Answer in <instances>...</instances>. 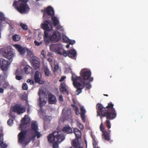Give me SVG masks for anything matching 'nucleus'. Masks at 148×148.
<instances>
[{"mask_svg": "<svg viewBox=\"0 0 148 148\" xmlns=\"http://www.w3.org/2000/svg\"><path fill=\"white\" fill-rule=\"evenodd\" d=\"M13 112L17 113L18 114H20L25 112V108L20 104H16L14 105L12 108Z\"/></svg>", "mask_w": 148, "mask_h": 148, "instance_id": "nucleus-9", "label": "nucleus"}, {"mask_svg": "<svg viewBox=\"0 0 148 148\" xmlns=\"http://www.w3.org/2000/svg\"><path fill=\"white\" fill-rule=\"evenodd\" d=\"M47 60L50 62H51L52 61V59L51 58H48Z\"/></svg>", "mask_w": 148, "mask_h": 148, "instance_id": "nucleus-58", "label": "nucleus"}, {"mask_svg": "<svg viewBox=\"0 0 148 148\" xmlns=\"http://www.w3.org/2000/svg\"><path fill=\"white\" fill-rule=\"evenodd\" d=\"M71 106L73 108L74 110L75 111L76 114L77 115L79 114V112L78 108L76 106L74 105H72Z\"/></svg>", "mask_w": 148, "mask_h": 148, "instance_id": "nucleus-33", "label": "nucleus"}, {"mask_svg": "<svg viewBox=\"0 0 148 148\" xmlns=\"http://www.w3.org/2000/svg\"><path fill=\"white\" fill-rule=\"evenodd\" d=\"M1 76L0 75V79L1 78Z\"/></svg>", "mask_w": 148, "mask_h": 148, "instance_id": "nucleus-63", "label": "nucleus"}, {"mask_svg": "<svg viewBox=\"0 0 148 148\" xmlns=\"http://www.w3.org/2000/svg\"><path fill=\"white\" fill-rule=\"evenodd\" d=\"M60 132L54 131L52 134H50L48 136V140L51 143H54L53 144V148H57L58 147V143H61L65 139L63 134H60Z\"/></svg>", "mask_w": 148, "mask_h": 148, "instance_id": "nucleus-3", "label": "nucleus"}, {"mask_svg": "<svg viewBox=\"0 0 148 148\" xmlns=\"http://www.w3.org/2000/svg\"><path fill=\"white\" fill-rule=\"evenodd\" d=\"M51 19L53 22V25L55 26H56L59 24V21L58 18L54 16H52Z\"/></svg>", "mask_w": 148, "mask_h": 148, "instance_id": "nucleus-22", "label": "nucleus"}, {"mask_svg": "<svg viewBox=\"0 0 148 148\" xmlns=\"http://www.w3.org/2000/svg\"><path fill=\"white\" fill-rule=\"evenodd\" d=\"M81 78L80 77H77L75 74L73 73L71 77V80L73 82V84L74 87L76 89L75 92L76 95H78L82 92V89L84 88V84H81L78 81L81 82Z\"/></svg>", "mask_w": 148, "mask_h": 148, "instance_id": "nucleus-5", "label": "nucleus"}, {"mask_svg": "<svg viewBox=\"0 0 148 148\" xmlns=\"http://www.w3.org/2000/svg\"><path fill=\"white\" fill-rule=\"evenodd\" d=\"M44 31V37L49 38L48 31Z\"/></svg>", "mask_w": 148, "mask_h": 148, "instance_id": "nucleus-46", "label": "nucleus"}, {"mask_svg": "<svg viewBox=\"0 0 148 148\" xmlns=\"http://www.w3.org/2000/svg\"><path fill=\"white\" fill-rule=\"evenodd\" d=\"M60 35L59 32H55L49 37V39L52 41L56 42L60 39Z\"/></svg>", "mask_w": 148, "mask_h": 148, "instance_id": "nucleus-12", "label": "nucleus"}, {"mask_svg": "<svg viewBox=\"0 0 148 148\" xmlns=\"http://www.w3.org/2000/svg\"><path fill=\"white\" fill-rule=\"evenodd\" d=\"M59 68V66L58 64L54 65V70L55 72L58 70Z\"/></svg>", "mask_w": 148, "mask_h": 148, "instance_id": "nucleus-48", "label": "nucleus"}, {"mask_svg": "<svg viewBox=\"0 0 148 148\" xmlns=\"http://www.w3.org/2000/svg\"><path fill=\"white\" fill-rule=\"evenodd\" d=\"M62 131L64 132L69 134L72 133V130L71 128L69 126H67L64 127Z\"/></svg>", "mask_w": 148, "mask_h": 148, "instance_id": "nucleus-23", "label": "nucleus"}, {"mask_svg": "<svg viewBox=\"0 0 148 148\" xmlns=\"http://www.w3.org/2000/svg\"><path fill=\"white\" fill-rule=\"evenodd\" d=\"M60 89L61 92L63 93H65L67 95L69 94V92L66 89V85L64 82L60 84Z\"/></svg>", "mask_w": 148, "mask_h": 148, "instance_id": "nucleus-18", "label": "nucleus"}, {"mask_svg": "<svg viewBox=\"0 0 148 148\" xmlns=\"http://www.w3.org/2000/svg\"><path fill=\"white\" fill-rule=\"evenodd\" d=\"M106 133L107 134V136L106 137L107 138H106L105 137H103V138H104L105 140L109 141L110 140V130H108L107 131L106 130Z\"/></svg>", "mask_w": 148, "mask_h": 148, "instance_id": "nucleus-29", "label": "nucleus"}, {"mask_svg": "<svg viewBox=\"0 0 148 148\" xmlns=\"http://www.w3.org/2000/svg\"><path fill=\"white\" fill-rule=\"evenodd\" d=\"M103 95L104 96H108V95L107 94H103Z\"/></svg>", "mask_w": 148, "mask_h": 148, "instance_id": "nucleus-60", "label": "nucleus"}, {"mask_svg": "<svg viewBox=\"0 0 148 148\" xmlns=\"http://www.w3.org/2000/svg\"><path fill=\"white\" fill-rule=\"evenodd\" d=\"M57 25L56 27V29L57 30L60 31H64V29L62 26L59 25Z\"/></svg>", "mask_w": 148, "mask_h": 148, "instance_id": "nucleus-36", "label": "nucleus"}, {"mask_svg": "<svg viewBox=\"0 0 148 148\" xmlns=\"http://www.w3.org/2000/svg\"><path fill=\"white\" fill-rule=\"evenodd\" d=\"M15 1L13 4V6L21 14L27 13L29 11V8L28 5L25 3L19 4V1L27 3L28 0H18Z\"/></svg>", "mask_w": 148, "mask_h": 148, "instance_id": "nucleus-4", "label": "nucleus"}, {"mask_svg": "<svg viewBox=\"0 0 148 148\" xmlns=\"http://www.w3.org/2000/svg\"><path fill=\"white\" fill-rule=\"evenodd\" d=\"M72 144L73 146L76 148L77 147V144L75 140H73L72 142Z\"/></svg>", "mask_w": 148, "mask_h": 148, "instance_id": "nucleus-42", "label": "nucleus"}, {"mask_svg": "<svg viewBox=\"0 0 148 148\" xmlns=\"http://www.w3.org/2000/svg\"><path fill=\"white\" fill-rule=\"evenodd\" d=\"M71 111L69 109H67L66 111L65 108L62 109V114L65 117H67L71 115Z\"/></svg>", "mask_w": 148, "mask_h": 148, "instance_id": "nucleus-21", "label": "nucleus"}, {"mask_svg": "<svg viewBox=\"0 0 148 148\" xmlns=\"http://www.w3.org/2000/svg\"><path fill=\"white\" fill-rule=\"evenodd\" d=\"M113 107L114 104L112 102L108 103L106 107H104L100 103H98L96 105L97 116H100L101 121L103 117H106L107 119L106 121V125L108 129L111 127L110 122L109 120H112L116 116L115 110Z\"/></svg>", "mask_w": 148, "mask_h": 148, "instance_id": "nucleus-1", "label": "nucleus"}, {"mask_svg": "<svg viewBox=\"0 0 148 148\" xmlns=\"http://www.w3.org/2000/svg\"><path fill=\"white\" fill-rule=\"evenodd\" d=\"M4 90L2 88H1L0 87V93H3Z\"/></svg>", "mask_w": 148, "mask_h": 148, "instance_id": "nucleus-57", "label": "nucleus"}, {"mask_svg": "<svg viewBox=\"0 0 148 148\" xmlns=\"http://www.w3.org/2000/svg\"><path fill=\"white\" fill-rule=\"evenodd\" d=\"M59 99L61 101H63V98L62 95H60L59 96Z\"/></svg>", "mask_w": 148, "mask_h": 148, "instance_id": "nucleus-53", "label": "nucleus"}, {"mask_svg": "<svg viewBox=\"0 0 148 148\" xmlns=\"http://www.w3.org/2000/svg\"><path fill=\"white\" fill-rule=\"evenodd\" d=\"M91 73L90 71H87L85 69H82L80 72V77L81 78L80 83L84 84V88L85 87V84L83 82L89 80L90 82H92L93 80V78L91 77Z\"/></svg>", "mask_w": 148, "mask_h": 148, "instance_id": "nucleus-6", "label": "nucleus"}, {"mask_svg": "<svg viewBox=\"0 0 148 148\" xmlns=\"http://www.w3.org/2000/svg\"><path fill=\"white\" fill-rule=\"evenodd\" d=\"M45 73V75L49 76L50 75V71L47 68L44 70Z\"/></svg>", "mask_w": 148, "mask_h": 148, "instance_id": "nucleus-35", "label": "nucleus"}, {"mask_svg": "<svg viewBox=\"0 0 148 148\" xmlns=\"http://www.w3.org/2000/svg\"><path fill=\"white\" fill-rule=\"evenodd\" d=\"M20 26L21 28L23 30H26L28 29L27 26L25 24L22 23L20 24Z\"/></svg>", "mask_w": 148, "mask_h": 148, "instance_id": "nucleus-32", "label": "nucleus"}, {"mask_svg": "<svg viewBox=\"0 0 148 148\" xmlns=\"http://www.w3.org/2000/svg\"><path fill=\"white\" fill-rule=\"evenodd\" d=\"M100 130L102 132V136L103 137H106L107 136V132L106 131V130L104 126V125L102 122L101 123L100 126Z\"/></svg>", "mask_w": 148, "mask_h": 148, "instance_id": "nucleus-24", "label": "nucleus"}, {"mask_svg": "<svg viewBox=\"0 0 148 148\" xmlns=\"http://www.w3.org/2000/svg\"><path fill=\"white\" fill-rule=\"evenodd\" d=\"M31 127L32 131L34 132L35 134L29 138L30 140L29 142L32 140L34 141L36 137H37V138H39L42 136V135L38 131V126L36 123L34 122L32 123Z\"/></svg>", "mask_w": 148, "mask_h": 148, "instance_id": "nucleus-7", "label": "nucleus"}, {"mask_svg": "<svg viewBox=\"0 0 148 148\" xmlns=\"http://www.w3.org/2000/svg\"><path fill=\"white\" fill-rule=\"evenodd\" d=\"M41 54L43 56V57L44 58H45V51L43 50H42V51L41 52Z\"/></svg>", "mask_w": 148, "mask_h": 148, "instance_id": "nucleus-52", "label": "nucleus"}, {"mask_svg": "<svg viewBox=\"0 0 148 148\" xmlns=\"http://www.w3.org/2000/svg\"><path fill=\"white\" fill-rule=\"evenodd\" d=\"M79 148H83V147L80 146V147H79Z\"/></svg>", "mask_w": 148, "mask_h": 148, "instance_id": "nucleus-62", "label": "nucleus"}, {"mask_svg": "<svg viewBox=\"0 0 148 148\" xmlns=\"http://www.w3.org/2000/svg\"><path fill=\"white\" fill-rule=\"evenodd\" d=\"M63 40L65 42H68L69 40L68 38L66 37H64L63 38Z\"/></svg>", "mask_w": 148, "mask_h": 148, "instance_id": "nucleus-47", "label": "nucleus"}, {"mask_svg": "<svg viewBox=\"0 0 148 148\" xmlns=\"http://www.w3.org/2000/svg\"><path fill=\"white\" fill-rule=\"evenodd\" d=\"M69 148H72V147H70Z\"/></svg>", "mask_w": 148, "mask_h": 148, "instance_id": "nucleus-64", "label": "nucleus"}, {"mask_svg": "<svg viewBox=\"0 0 148 148\" xmlns=\"http://www.w3.org/2000/svg\"><path fill=\"white\" fill-rule=\"evenodd\" d=\"M41 28L45 31H51L53 27L51 23L48 21H45L41 25Z\"/></svg>", "mask_w": 148, "mask_h": 148, "instance_id": "nucleus-13", "label": "nucleus"}, {"mask_svg": "<svg viewBox=\"0 0 148 148\" xmlns=\"http://www.w3.org/2000/svg\"><path fill=\"white\" fill-rule=\"evenodd\" d=\"M80 110L81 111L80 114H85L86 111L83 107H81Z\"/></svg>", "mask_w": 148, "mask_h": 148, "instance_id": "nucleus-38", "label": "nucleus"}, {"mask_svg": "<svg viewBox=\"0 0 148 148\" xmlns=\"http://www.w3.org/2000/svg\"><path fill=\"white\" fill-rule=\"evenodd\" d=\"M14 46L15 47L20 54L23 55L25 52V49L18 45H15Z\"/></svg>", "mask_w": 148, "mask_h": 148, "instance_id": "nucleus-19", "label": "nucleus"}, {"mask_svg": "<svg viewBox=\"0 0 148 148\" xmlns=\"http://www.w3.org/2000/svg\"><path fill=\"white\" fill-rule=\"evenodd\" d=\"M48 101L50 104H56L57 102L56 97L51 93L48 94Z\"/></svg>", "mask_w": 148, "mask_h": 148, "instance_id": "nucleus-17", "label": "nucleus"}, {"mask_svg": "<svg viewBox=\"0 0 148 148\" xmlns=\"http://www.w3.org/2000/svg\"><path fill=\"white\" fill-rule=\"evenodd\" d=\"M69 44L67 45L66 46V47L67 48H69Z\"/></svg>", "mask_w": 148, "mask_h": 148, "instance_id": "nucleus-59", "label": "nucleus"}, {"mask_svg": "<svg viewBox=\"0 0 148 148\" xmlns=\"http://www.w3.org/2000/svg\"><path fill=\"white\" fill-rule=\"evenodd\" d=\"M11 62L3 59H1L0 60V68L3 71H7Z\"/></svg>", "mask_w": 148, "mask_h": 148, "instance_id": "nucleus-8", "label": "nucleus"}, {"mask_svg": "<svg viewBox=\"0 0 148 148\" xmlns=\"http://www.w3.org/2000/svg\"><path fill=\"white\" fill-rule=\"evenodd\" d=\"M34 43L35 45L37 46H39L42 44V42L41 41L39 42L36 41V40H35L34 41Z\"/></svg>", "mask_w": 148, "mask_h": 148, "instance_id": "nucleus-44", "label": "nucleus"}, {"mask_svg": "<svg viewBox=\"0 0 148 148\" xmlns=\"http://www.w3.org/2000/svg\"><path fill=\"white\" fill-rule=\"evenodd\" d=\"M3 55L5 58L8 59L10 62L12 61V58L14 56V54L11 51H5L3 53Z\"/></svg>", "mask_w": 148, "mask_h": 148, "instance_id": "nucleus-14", "label": "nucleus"}, {"mask_svg": "<svg viewBox=\"0 0 148 148\" xmlns=\"http://www.w3.org/2000/svg\"><path fill=\"white\" fill-rule=\"evenodd\" d=\"M4 19V15L3 13L1 12H0V20L1 21L0 22V25H1V23L2 21Z\"/></svg>", "mask_w": 148, "mask_h": 148, "instance_id": "nucleus-39", "label": "nucleus"}, {"mask_svg": "<svg viewBox=\"0 0 148 148\" xmlns=\"http://www.w3.org/2000/svg\"><path fill=\"white\" fill-rule=\"evenodd\" d=\"M93 140L92 141V143H93V148L98 147L97 146V145H98L97 142L93 138Z\"/></svg>", "mask_w": 148, "mask_h": 148, "instance_id": "nucleus-37", "label": "nucleus"}, {"mask_svg": "<svg viewBox=\"0 0 148 148\" xmlns=\"http://www.w3.org/2000/svg\"><path fill=\"white\" fill-rule=\"evenodd\" d=\"M29 120L28 115H25L24 117L22 118L21 120V123L23 125L27 124L29 122Z\"/></svg>", "mask_w": 148, "mask_h": 148, "instance_id": "nucleus-26", "label": "nucleus"}, {"mask_svg": "<svg viewBox=\"0 0 148 148\" xmlns=\"http://www.w3.org/2000/svg\"><path fill=\"white\" fill-rule=\"evenodd\" d=\"M15 75H16V79L18 80H20L23 79L22 76H19L20 73L18 72V70L17 69L14 73Z\"/></svg>", "mask_w": 148, "mask_h": 148, "instance_id": "nucleus-28", "label": "nucleus"}, {"mask_svg": "<svg viewBox=\"0 0 148 148\" xmlns=\"http://www.w3.org/2000/svg\"><path fill=\"white\" fill-rule=\"evenodd\" d=\"M9 84L7 83H4L3 84V87L5 88H7L9 86Z\"/></svg>", "mask_w": 148, "mask_h": 148, "instance_id": "nucleus-50", "label": "nucleus"}, {"mask_svg": "<svg viewBox=\"0 0 148 148\" xmlns=\"http://www.w3.org/2000/svg\"><path fill=\"white\" fill-rule=\"evenodd\" d=\"M27 132V130H22L18 134V142L20 143H22L24 140Z\"/></svg>", "mask_w": 148, "mask_h": 148, "instance_id": "nucleus-15", "label": "nucleus"}, {"mask_svg": "<svg viewBox=\"0 0 148 148\" xmlns=\"http://www.w3.org/2000/svg\"><path fill=\"white\" fill-rule=\"evenodd\" d=\"M74 133L77 139L79 138L81 136V131L77 128L74 129Z\"/></svg>", "mask_w": 148, "mask_h": 148, "instance_id": "nucleus-25", "label": "nucleus"}, {"mask_svg": "<svg viewBox=\"0 0 148 148\" xmlns=\"http://www.w3.org/2000/svg\"><path fill=\"white\" fill-rule=\"evenodd\" d=\"M48 38H45V37L44 38V41H45V42L47 43H48L49 42L50 39H48Z\"/></svg>", "mask_w": 148, "mask_h": 148, "instance_id": "nucleus-51", "label": "nucleus"}, {"mask_svg": "<svg viewBox=\"0 0 148 148\" xmlns=\"http://www.w3.org/2000/svg\"><path fill=\"white\" fill-rule=\"evenodd\" d=\"M30 108L29 107V106H28L27 110V113L29 114L30 112Z\"/></svg>", "mask_w": 148, "mask_h": 148, "instance_id": "nucleus-56", "label": "nucleus"}, {"mask_svg": "<svg viewBox=\"0 0 148 148\" xmlns=\"http://www.w3.org/2000/svg\"><path fill=\"white\" fill-rule=\"evenodd\" d=\"M40 92L39 91L38 95L39 96V105L40 108H42V106H44L46 103V101L45 100L44 98L41 97L40 95Z\"/></svg>", "mask_w": 148, "mask_h": 148, "instance_id": "nucleus-20", "label": "nucleus"}, {"mask_svg": "<svg viewBox=\"0 0 148 148\" xmlns=\"http://www.w3.org/2000/svg\"><path fill=\"white\" fill-rule=\"evenodd\" d=\"M93 148H100L99 147H94Z\"/></svg>", "mask_w": 148, "mask_h": 148, "instance_id": "nucleus-61", "label": "nucleus"}, {"mask_svg": "<svg viewBox=\"0 0 148 148\" xmlns=\"http://www.w3.org/2000/svg\"><path fill=\"white\" fill-rule=\"evenodd\" d=\"M27 82H29L31 84H33L34 83L32 79H28L27 81Z\"/></svg>", "mask_w": 148, "mask_h": 148, "instance_id": "nucleus-54", "label": "nucleus"}, {"mask_svg": "<svg viewBox=\"0 0 148 148\" xmlns=\"http://www.w3.org/2000/svg\"><path fill=\"white\" fill-rule=\"evenodd\" d=\"M38 59L36 57L32 58L31 59V63L32 64L33 68L35 69H39L40 67V63Z\"/></svg>", "mask_w": 148, "mask_h": 148, "instance_id": "nucleus-10", "label": "nucleus"}, {"mask_svg": "<svg viewBox=\"0 0 148 148\" xmlns=\"http://www.w3.org/2000/svg\"><path fill=\"white\" fill-rule=\"evenodd\" d=\"M83 82L85 84V86H86V89L88 90L90 89L91 86L89 82L87 81L86 82V81H84Z\"/></svg>", "mask_w": 148, "mask_h": 148, "instance_id": "nucleus-30", "label": "nucleus"}, {"mask_svg": "<svg viewBox=\"0 0 148 148\" xmlns=\"http://www.w3.org/2000/svg\"><path fill=\"white\" fill-rule=\"evenodd\" d=\"M41 77L42 76L41 73L38 71H36L34 76V80L35 82L42 84V82L41 80Z\"/></svg>", "mask_w": 148, "mask_h": 148, "instance_id": "nucleus-16", "label": "nucleus"}, {"mask_svg": "<svg viewBox=\"0 0 148 148\" xmlns=\"http://www.w3.org/2000/svg\"><path fill=\"white\" fill-rule=\"evenodd\" d=\"M66 78L65 76H63L59 80V81L60 82H61L64 81V79Z\"/></svg>", "mask_w": 148, "mask_h": 148, "instance_id": "nucleus-55", "label": "nucleus"}, {"mask_svg": "<svg viewBox=\"0 0 148 148\" xmlns=\"http://www.w3.org/2000/svg\"><path fill=\"white\" fill-rule=\"evenodd\" d=\"M32 70L31 67L28 65L26 66L24 68V71L25 73L27 74L29 73L32 71Z\"/></svg>", "mask_w": 148, "mask_h": 148, "instance_id": "nucleus-27", "label": "nucleus"}, {"mask_svg": "<svg viewBox=\"0 0 148 148\" xmlns=\"http://www.w3.org/2000/svg\"><path fill=\"white\" fill-rule=\"evenodd\" d=\"M81 115V117L82 119V121L84 122H85V114H80Z\"/></svg>", "mask_w": 148, "mask_h": 148, "instance_id": "nucleus-49", "label": "nucleus"}, {"mask_svg": "<svg viewBox=\"0 0 148 148\" xmlns=\"http://www.w3.org/2000/svg\"><path fill=\"white\" fill-rule=\"evenodd\" d=\"M50 49L52 51H56L58 54L63 55L64 57L68 56L72 59H76L77 52L74 49L68 51L67 52L62 49V45L60 43L52 44L50 46Z\"/></svg>", "mask_w": 148, "mask_h": 148, "instance_id": "nucleus-2", "label": "nucleus"}, {"mask_svg": "<svg viewBox=\"0 0 148 148\" xmlns=\"http://www.w3.org/2000/svg\"><path fill=\"white\" fill-rule=\"evenodd\" d=\"M12 39L14 41H17L20 40V38L19 35H14L13 36Z\"/></svg>", "mask_w": 148, "mask_h": 148, "instance_id": "nucleus-31", "label": "nucleus"}, {"mask_svg": "<svg viewBox=\"0 0 148 148\" xmlns=\"http://www.w3.org/2000/svg\"><path fill=\"white\" fill-rule=\"evenodd\" d=\"M68 42H69V44L73 45L75 43V41L74 40H71L69 39V40Z\"/></svg>", "mask_w": 148, "mask_h": 148, "instance_id": "nucleus-45", "label": "nucleus"}, {"mask_svg": "<svg viewBox=\"0 0 148 148\" xmlns=\"http://www.w3.org/2000/svg\"><path fill=\"white\" fill-rule=\"evenodd\" d=\"M22 88V89L23 90H27L28 88V87L27 84L26 83L23 84Z\"/></svg>", "mask_w": 148, "mask_h": 148, "instance_id": "nucleus-41", "label": "nucleus"}, {"mask_svg": "<svg viewBox=\"0 0 148 148\" xmlns=\"http://www.w3.org/2000/svg\"><path fill=\"white\" fill-rule=\"evenodd\" d=\"M52 17L54 15V11L53 9L51 6H49L45 9L43 15V17L46 18V15Z\"/></svg>", "mask_w": 148, "mask_h": 148, "instance_id": "nucleus-11", "label": "nucleus"}, {"mask_svg": "<svg viewBox=\"0 0 148 148\" xmlns=\"http://www.w3.org/2000/svg\"><path fill=\"white\" fill-rule=\"evenodd\" d=\"M13 120L12 119H10L8 121H7V123H8V125H9L10 126H11L12 124V123L13 122Z\"/></svg>", "mask_w": 148, "mask_h": 148, "instance_id": "nucleus-43", "label": "nucleus"}, {"mask_svg": "<svg viewBox=\"0 0 148 148\" xmlns=\"http://www.w3.org/2000/svg\"><path fill=\"white\" fill-rule=\"evenodd\" d=\"M27 56L29 57H31V59L32 58L35 57L34 56V55L33 54L32 52L28 50L27 51Z\"/></svg>", "mask_w": 148, "mask_h": 148, "instance_id": "nucleus-34", "label": "nucleus"}, {"mask_svg": "<svg viewBox=\"0 0 148 148\" xmlns=\"http://www.w3.org/2000/svg\"><path fill=\"white\" fill-rule=\"evenodd\" d=\"M77 125L81 130H82L84 128L83 125L80 122H78Z\"/></svg>", "mask_w": 148, "mask_h": 148, "instance_id": "nucleus-40", "label": "nucleus"}]
</instances>
